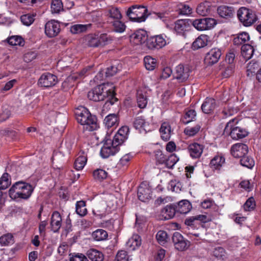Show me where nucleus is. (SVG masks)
<instances>
[{
    "instance_id": "473e14b6",
    "label": "nucleus",
    "mask_w": 261,
    "mask_h": 261,
    "mask_svg": "<svg viewBox=\"0 0 261 261\" xmlns=\"http://www.w3.org/2000/svg\"><path fill=\"white\" fill-rule=\"evenodd\" d=\"M207 36L206 35H200L193 43V49H198L204 47L207 45Z\"/></svg>"
},
{
    "instance_id": "ddd939ff",
    "label": "nucleus",
    "mask_w": 261,
    "mask_h": 261,
    "mask_svg": "<svg viewBox=\"0 0 261 261\" xmlns=\"http://www.w3.org/2000/svg\"><path fill=\"white\" fill-rule=\"evenodd\" d=\"M62 219L60 214L54 211L51 216L50 225L51 230L54 232H58L62 226Z\"/></svg>"
},
{
    "instance_id": "6e6d98bb",
    "label": "nucleus",
    "mask_w": 261,
    "mask_h": 261,
    "mask_svg": "<svg viewBox=\"0 0 261 261\" xmlns=\"http://www.w3.org/2000/svg\"><path fill=\"white\" fill-rule=\"evenodd\" d=\"M178 158L175 154H172L168 158L166 156V160L165 164L168 168H172L178 161Z\"/></svg>"
},
{
    "instance_id": "603ef678",
    "label": "nucleus",
    "mask_w": 261,
    "mask_h": 261,
    "mask_svg": "<svg viewBox=\"0 0 261 261\" xmlns=\"http://www.w3.org/2000/svg\"><path fill=\"white\" fill-rule=\"evenodd\" d=\"M107 172L101 169L95 170L93 172V176L95 180L101 181L107 177Z\"/></svg>"
},
{
    "instance_id": "393cba45",
    "label": "nucleus",
    "mask_w": 261,
    "mask_h": 261,
    "mask_svg": "<svg viewBox=\"0 0 261 261\" xmlns=\"http://www.w3.org/2000/svg\"><path fill=\"white\" fill-rule=\"evenodd\" d=\"M162 139L164 141H168L171 137V126L168 122H163L160 128Z\"/></svg>"
},
{
    "instance_id": "a18cd8bd",
    "label": "nucleus",
    "mask_w": 261,
    "mask_h": 261,
    "mask_svg": "<svg viewBox=\"0 0 261 261\" xmlns=\"http://www.w3.org/2000/svg\"><path fill=\"white\" fill-rule=\"evenodd\" d=\"M144 62L145 68L148 70H153L156 66V60L149 56L144 58Z\"/></svg>"
},
{
    "instance_id": "79ce46f5",
    "label": "nucleus",
    "mask_w": 261,
    "mask_h": 261,
    "mask_svg": "<svg viewBox=\"0 0 261 261\" xmlns=\"http://www.w3.org/2000/svg\"><path fill=\"white\" fill-rule=\"evenodd\" d=\"M87 161V158L86 155L84 153H82V154L79 155L74 162L75 169L77 170H82L85 166Z\"/></svg>"
},
{
    "instance_id": "4be33fe9",
    "label": "nucleus",
    "mask_w": 261,
    "mask_h": 261,
    "mask_svg": "<svg viewBox=\"0 0 261 261\" xmlns=\"http://www.w3.org/2000/svg\"><path fill=\"white\" fill-rule=\"evenodd\" d=\"M131 39L136 44H142L147 39V33L143 30L137 31L131 36Z\"/></svg>"
},
{
    "instance_id": "de8ad7c7",
    "label": "nucleus",
    "mask_w": 261,
    "mask_h": 261,
    "mask_svg": "<svg viewBox=\"0 0 261 261\" xmlns=\"http://www.w3.org/2000/svg\"><path fill=\"white\" fill-rule=\"evenodd\" d=\"M91 27V24H75L70 28V32L72 34H79L86 32L88 28Z\"/></svg>"
},
{
    "instance_id": "c756f323",
    "label": "nucleus",
    "mask_w": 261,
    "mask_h": 261,
    "mask_svg": "<svg viewBox=\"0 0 261 261\" xmlns=\"http://www.w3.org/2000/svg\"><path fill=\"white\" fill-rule=\"evenodd\" d=\"M217 12L220 17L227 18L232 16L233 9L232 7L221 6L218 8Z\"/></svg>"
},
{
    "instance_id": "58836bf2",
    "label": "nucleus",
    "mask_w": 261,
    "mask_h": 261,
    "mask_svg": "<svg viewBox=\"0 0 261 261\" xmlns=\"http://www.w3.org/2000/svg\"><path fill=\"white\" fill-rule=\"evenodd\" d=\"M92 237L93 239L97 241L106 240L108 237V232L102 229H98L93 232Z\"/></svg>"
},
{
    "instance_id": "8fccbe9b",
    "label": "nucleus",
    "mask_w": 261,
    "mask_h": 261,
    "mask_svg": "<svg viewBox=\"0 0 261 261\" xmlns=\"http://www.w3.org/2000/svg\"><path fill=\"white\" fill-rule=\"evenodd\" d=\"M63 10V5L61 0H53L51 4L52 13H59Z\"/></svg>"
},
{
    "instance_id": "dca6fc26",
    "label": "nucleus",
    "mask_w": 261,
    "mask_h": 261,
    "mask_svg": "<svg viewBox=\"0 0 261 261\" xmlns=\"http://www.w3.org/2000/svg\"><path fill=\"white\" fill-rule=\"evenodd\" d=\"M137 194L139 199L143 202H146L151 197L150 189L145 185H141L139 187Z\"/></svg>"
},
{
    "instance_id": "bf43d9fd",
    "label": "nucleus",
    "mask_w": 261,
    "mask_h": 261,
    "mask_svg": "<svg viewBox=\"0 0 261 261\" xmlns=\"http://www.w3.org/2000/svg\"><path fill=\"white\" fill-rule=\"evenodd\" d=\"M255 207V202L253 197L249 198L244 204V208L246 211L253 210Z\"/></svg>"
},
{
    "instance_id": "4d7b16f0",
    "label": "nucleus",
    "mask_w": 261,
    "mask_h": 261,
    "mask_svg": "<svg viewBox=\"0 0 261 261\" xmlns=\"http://www.w3.org/2000/svg\"><path fill=\"white\" fill-rule=\"evenodd\" d=\"M20 19L23 24L29 26L34 21V15L31 14H24L21 16Z\"/></svg>"
},
{
    "instance_id": "052dcab7",
    "label": "nucleus",
    "mask_w": 261,
    "mask_h": 261,
    "mask_svg": "<svg viewBox=\"0 0 261 261\" xmlns=\"http://www.w3.org/2000/svg\"><path fill=\"white\" fill-rule=\"evenodd\" d=\"M154 156L156 162L159 164H165L166 160V156L163 153L161 150L158 149L155 150L154 151Z\"/></svg>"
},
{
    "instance_id": "4468645a",
    "label": "nucleus",
    "mask_w": 261,
    "mask_h": 261,
    "mask_svg": "<svg viewBox=\"0 0 261 261\" xmlns=\"http://www.w3.org/2000/svg\"><path fill=\"white\" fill-rule=\"evenodd\" d=\"M191 25V19H179L175 22L174 30L177 33L182 34L184 32L187 31L189 29Z\"/></svg>"
},
{
    "instance_id": "7c9ffc66",
    "label": "nucleus",
    "mask_w": 261,
    "mask_h": 261,
    "mask_svg": "<svg viewBox=\"0 0 261 261\" xmlns=\"http://www.w3.org/2000/svg\"><path fill=\"white\" fill-rule=\"evenodd\" d=\"M104 122L108 128L116 126L118 124V116L115 114H110L106 117Z\"/></svg>"
},
{
    "instance_id": "774afa93",
    "label": "nucleus",
    "mask_w": 261,
    "mask_h": 261,
    "mask_svg": "<svg viewBox=\"0 0 261 261\" xmlns=\"http://www.w3.org/2000/svg\"><path fill=\"white\" fill-rule=\"evenodd\" d=\"M70 261H88L87 256L82 253H74L70 258Z\"/></svg>"
},
{
    "instance_id": "bb28decb",
    "label": "nucleus",
    "mask_w": 261,
    "mask_h": 261,
    "mask_svg": "<svg viewBox=\"0 0 261 261\" xmlns=\"http://www.w3.org/2000/svg\"><path fill=\"white\" fill-rule=\"evenodd\" d=\"M134 9V13H136L137 18L139 19V22L144 21L147 17V9L144 6H133Z\"/></svg>"
},
{
    "instance_id": "f704fd0d",
    "label": "nucleus",
    "mask_w": 261,
    "mask_h": 261,
    "mask_svg": "<svg viewBox=\"0 0 261 261\" xmlns=\"http://www.w3.org/2000/svg\"><path fill=\"white\" fill-rule=\"evenodd\" d=\"M86 202L84 200H80L76 202L75 204V212L81 217L85 216L88 213L86 207Z\"/></svg>"
},
{
    "instance_id": "4c0bfd02",
    "label": "nucleus",
    "mask_w": 261,
    "mask_h": 261,
    "mask_svg": "<svg viewBox=\"0 0 261 261\" xmlns=\"http://www.w3.org/2000/svg\"><path fill=\"white\" fill-rule=\"evenodd\" d=\"M110 22L112 24L113 30L116 32L122 33L125 30L126 25L123 22L121 21V19L110 20Z\"/></svg>"
},
{
    "instance_id": "49530a36",
    "label": "nucleus",
    "mask_w": 261,
    "mask_h": 261,
    "mask_svg": "<svg viewBox=\"0 0 261 261\" xmlns=\"http://www.w3.org/2000/svg\"><path fill=\"white\" fill-rule=\"evenodd\" d=\"M8 42L11 45H19L22 46L24 45V39L19 36H12L8 38Z\"/></svg>"
},
{
    "instance_id": "f3484780",
    "label": "nucleus",
    "mask_w": 261,
    "mask_h": 261,
    "mask_svg": "<svg viewBox=\"0 0 261 261\" xmlns=\"http://www.w3.org/2000/svg\"><path fill=\"white\" fill-rule=\"evenodd\" d=\"M190 156L193 159L200 157L203 150V146L197 143L190 144L188 148Z\"/></svg>"
},
{
    "instance_id": "39448f33",
    "label": "nucleus",
    "mask_w": 261,
    "mask_h": 261,
    "mask_svg": "<svg viewBox=\"0 0 261 261\" xmlns=\"http://www.w3.org/2000/svg\"><path fill=\"white\" fill-rule=\"evenodd\" d=\"M237 16L239 21L245 27H250L257 20L255 12L244 7L238 10Z\"/></svg>"
},
{
    "instance_id": "1a4fd4ad",
    "label": "nucleus",
    "mask_w": 261,
    "mask_h": 261,
    "mask_svg": "<svg viewBox=\"0 0 261 261\" xmlns=\"http://www.w3.org/2000/svg\"><path fill=\"white\" fill-rule=\"evenodd\" d=\"M166 44V41L162 35L152 36L147 39V46L149 49H160Z\"/></svg>"
},
{
    "instance_id": "5fc2aeb1",
    "label": "nucleus",
    "mask_w": 261,
    "mask_h": 261,
    "mask_svg": "<svg viewBox=\"0 0 261 261\" xmlns=\"http://www.w3.org/2000/svg\"><path fill=\"white\" fill-rule=\"evenodd\" d=\"M200 128L201 125L199 124L194 127H187L184 129V133L189 136H194L198 133Z\"/></svg>"
},
{
    "instance_id": "13d9d810",
    "label": "nucleus",
    "mask_w": 261,
    "mask_h": 261,
    "mask_svg": "<svg viewBox=\"0 0 261 261\" xmlns=\"http://www.w3.org/2000/svg\"><path fill=\"white\" fill-rule=\"evenodd\" d=\"M156 238L159 244L164 245L167 241V233L165 231L160 230L156 233Z\"/></svg>"
},
{
    "instance_id": "9d476101",
    "label": "nucleus",
    "mask_w": 261,
    "mask_h": 261,
    "mask_svg": "<svg viewBox=\"0 0 261 261\" xmlns=\"http://www.w3.org/2000/svg\"><path fill=\"white\" fill-rule=\"evenodd\" d=\"M60 30V25L57 21L51 20L45 24V33L50 38L57 36Z\"/></svg>"
},
{
    "instance_id": "0e129e2a",
    "label": "nucleus",
    "mask_w": 261,
    "mask_h": 261,
    "mask_svg": "<svg viewBox=\"0 0 261 261\" xmlns=\"http://www.w3.org/2000/svg\"><path fill=\"white\" fill-rule=\"evenodd\" d=\"M125 140L124 138L117 133L113 138L112 145L115 147H117L119 145L122 144Z\"/></svg>"
},
{
    "instance_id": "a878e982",
    "label": "nucleus",
    "mask_w": 261,
    "mask_h": 261,
    "mask_svg": "<svg viewBox=\"0 0 261 261\" xmlns=\"http://www.w3.org/2000/svg\"><path fill=\"white\" fill-rule=\"evenodd\" d=\"M118 151V147H115L112 145L111 146L105 145L101 149L100 154L103 158H108L111 155H114Z\"/></svg>"
},
{
    "instance_id": "a19ab883",
    "label": "nucleus",
    "mask_w": 261,
    "mask_h": 261,
    "mask_svg": "<svg viewBox=\"0 0 261 261\" xmlns=\"http://www.w3.org/2000/svg\"><path fill=\"white\" fill-rule=\"evenodd\" d=\"M249 40V36L247 33L242 32L240 33L233 39V44L236 45L244 44L245 42Z\"/></svg>"
},
{
    "instance_id": "338daca9",
    "label": "nucleus",
    "mask_w": 261,
    "mask_h": 261,
    "mask_svg": "<svg viewBox=\"0 0 261 261\" xmlns=\"http://www.w3.org/2000/svg\"><path fill=\"white\" fill-rule=\"evenodd\" d=\"M116 261H128V256L126 251L120 250L118 251L116 256Z\"/></svg>"
},
{
    "instance_id": "680f3d73",
    "label": "nucleus",
    "mask_w": 261,
    "mask_h": 261,
    "mask_svg": "<svg viewBox=\"0 0 261 261\" xmlns=\"http://www.w3.org/2000/svg\"><path fill=\"white\" fill-rule=\"evenodd\" d=\"M98 38L99 40V46L103 45L110 42L112 39L107 34H101L99 36L98 35Z\"/></svg>"
},
{
    "instance_id": "20e7f679",
    "label": "nucleus",
    "mask_w": 261,
    "mask_h": 261,
    "mask_svg": "<svg viewBox=\"0 0 261 261\" xmlns=\"http://www.w3.org/2000/svg\"><path fill=\"white\" fill-rule=\"evenodd\" d=\"M238 122L237 119H232L227 122L224 128V133L228 134L233 140L242 139L248 135L246 129L236 126Z\"/></svg>"
},
{
    "instance_id": "f03ea898",
    "label": "nucleus",
    "mask_w": 261,
    "mask_h": 261,
    "mask_svg": "<svg viewBox=\"0 0 261 261\" xmlns=\"http://www.w3.org/2000/svg\"><path fill=\"white\" fill-rule=\"evenodd\" d=\"M34 187L29 183L20 180L15 182L9 190L10 197L15 201L28 200L31 196Z\"/></svg>"
},
{
    "instance_id": "09e8293b",
    "label": "nucleus",
    "mask_w": 261,
    "mask_h": 261,
    "mask_svg": "<svg viewBox=\"0 0 261 261\" xmlns=\"http://www.w3.org/2000/svg\"><path fill=\"white\" fill-rule=\"evenodd\" d=\"M11 184L10 176L8 173H4L0 178V189L5 190Z\"/></svg>"
},
{
    "instance_id": "3c124183",
    "label": "nucleus",
    "mask_w": 261,
    "mask_h": 261,
    "mask_svg": "<svg viewBox=\"0 0 261 261\" xmlns=\"http://www.w3.org/2000/svg\"><path fill=\"white\" fill-rule=\"evenodd\" d=\"M191 25H193L197 30H206L204 18L191 20Z\"/></svg>"
},
{
    "instance_id": "ea45409f",
    "label": "nucleus",
    "mask_w": 261,
    "mask_h": 261,
    "mask_svg": "<svg viewBox=\"0 0 261 261\" xmlns=\"http://www.w3.org/2000/svg\"><path fill=\"white\" fill-rule=\"evenodd\" d=\"M108 16H109V19H112L113 20L121 19L122 17L119 9L118 8L113 7L108 8Z\"/></svg>"
},
{
    "instance_id": "c03bdc74",
    "label": "nucleus",
    "mask_w": 261,
    "mask_h": 261,
    "mask_svg": "<svg viewBox=\"0 0 261 261\" xmlns=\"http://www.w3.org/2000/svg\"><path fill=\"white\" fill-rule=\"evenodd\" d=\"M86 41L90 47H98L99 46V40L97 34H89L86 37Z\"/></svg>"
},
{
    "instance_id": "e433bc0d",
    "label": "nucleus",
    "mask_w": 261,
    "mask_h": 261,
    "mask_svg": "<svg viewBox=\"0 0 261 261\" xmlns=\"http://www.w3.org/2000/svg\"><path fill=\"white\" fill-rule=\"evenodd\" d=\"M197 13L202 16H206L210 13L211 6L208 2H205L199 4L197 9Z\"/></svg>"
},
{
    "instance_id": "aec40b11",
    "label": "nucleus",
    "mask_w": 261,
    "mask_h": 261,
    "mask_svg": "<svg viewBox=\"0 0 261 261\" xmlns=\"http://www.w3.org/2000/svg\"><path fill=\"white\" fill-rule=\"evenodd\" d=\"M133 125L136 129H139L140 133L144 132L145 134L149 124L143 116H138L135 118Z\"/></svg>"
},
{
    "instance_id": "423d86ee",
    "label": "nucleus",
    "mask_w": 261,
    "mask_h": 261,
    "mask_svg": "<svg viewBox=\"0 0 261 261\" xmlns=\"http://www.w3.org/2000/svg\"><path fill=\"white\" fill-rule=\"evenodd\" d=\"M58 82L57 77L50 73L46 72L40 77L38 85L43 88H49L54 86Z\"/></svg>"
},
{
    "instance_id": "7ed1b4c3",
    "label": "nucleus",
    "mask_w": 261,
    "mask_h": 261,
    "mask_svg": "<svg viewBox=\"0 0 261 261\" xmlns=\"http://www.w3.org/2000/svg\"><path fill=\"white\" fill-rule=\"evenodd\" d=\"M114 86L109 83H104L99 85L87 94L88 98L90 100L99 101L109 98L110 94H116L114 91Z\"/></svg>"
},
{
    "instance_id": "c85d7f7f",
    "label": "nucleus",
    "mask_w": 261,
    "mask_h": 261,
    "mask_svg": "<svg viewBox=\"0 0 261 261\" xmlns=\"http://www.w3.org/2000/svg\"><path fill=\"white\" fill-rule=\"evenodd\" d=\"M86 255L91 261H103L104 258L102 253L95 249L88 250Z\"/></svg>"
},
{
    "instance_id": "f257e3e1",
    "label": "nucleus",
    "mask_w": 261,
    "mask_h": 261,
    "mask_svg": "<svg viewBox=\"0 0 261 261\" xmlns=\"http://www.w3.org/2000/svg\"><path fill=\"white\" fill-rule=\"evenodd\" d=\"M74 113L77 122L82 126L80 129H83L84 132H92L98 127L96 118L92 116L86 108L79 107L76 109Z\"/></svg>"
},
{
    "instance_id": "6e6552de",
    "label": "nucleus",
    "mask_w": 261,
    "mask_h": 261,
    "mask_svg": "<svg viewBox=\"0 0 261 261\" xmlns=\"http://www.w3.org/2000/svg\"><path fill=\"white\" fill-rule=\"evenodd\" d=\"M190 72V68L187 65L179 64L175 67L173 75L179 82L182 83L188 80Z\"/></svg>"
},
{
    "instance_id": "9b49d317",
    "label": "nucleus",
    "mask_w": 261,
    "mask_h": 261,
    "mask_svg": "<svg viewBox=\"0 0 261 261\" xmlns=\"http://www.w3.org/2000/svg\"><path fill=\"white\" fill-rule=\"evenodd\" d=\"M172 241L175 248L179 251H183L186 249L188 247V243H189L178 232H175L173 233Z\"/></svg>"
},
{
    "instance_id": "69168bd1",
    "label": "nucleus",
    "mask_w": 261,
    "mask_h": 261,
    "mask_svg": "<svg viewBox=\"0 0 261 261\" xmlns=\"http://www.w3.org/2000/svg\"><path fill=\"white\" fill-rule=\"evenodd\" d=\"M185 224L187 227L195 228L197 227V223L194 216L190 217L185 220Z\"/></svg>"
},
{
    "instance_id": "b1692460",
    "label": "nucleus",
    "mask_w": 261,
    "mask_h": 261,
    "mask_svg": "<svg viewBox=\"0 0 261 261\" xmlns=\"http://www.w3.org/2000/svg\"><path fill=\"white\" fill-rule=\"evenodd\" d=\"M225 163V158L221 155H215L211 161L210 166L213 170H220Z\"/></svg>"
},
{
    "instance_id": "e2e57ef3",
    "label": "nucleus",
    "mask_w": 261,
    "mask_h": 261,
    "mask_svg": "<svg viewBox=\"0 0 261 261\" xmlns=\"http://www.w3.org/2000/svg\"><path fill=\"white\" fill-rule=\"evenodd\" d=\"M225 254V249L221 247H218L213 251L214 256L218 259L223 258Z\"/></svg>"
},
{
    "instance_id": "c9c22d12",
    "label": "nucleus",
    "mask_w": 261,
    "mask_h": 261,
    "mask_svg": "<svg viewBox=\"0 0 261 261\" xmlns=\"http://www.w3.org/2000/svg\"><path fill=\"white\" fill-rule=\"evenodd\" d=\"M14 239L13 234L7 233L0 237V244L2 246H7L13 245L14 243Z\"/></svg>"
},
{
    "instance_id": "37998d69",
    "label": "nucleus",
    "mask_w": 261,
    "mask_h": 261,
    "mask_svg": "<svg viewBox=\"0 0 261 261\" xmlns=\"http://www.w3.org/2000/svg\"><path fill=\"white\" fill-rule=\"evenodd\" d=\"M259 65L257 61H250L247 66V75L248 76H252L257 71L259 68Z\"/></svg>"
},
{
    "instance_id": "2f4dec72",
    "label": "nucleus",
    "mask_w": 261,
    "mask_h": 261,
    "mask_svg": "<svg viewBox=\"0 0 261 261\" xmlns=\"http://www.w3.org/2000/svg\"><path fill=\"white\" fill-rule=\"evenodd\" d=\"M253 52V46L249 44H244L241 47L242 56L246 60H248L252 57Z\"/></svg>"
},
{
    "instance_id": "a211bd4d",
    "label": "nucleus",
    "mask_w": 261,
    "mask_h": 261,
    "mask_svg": "<svg viewBox=\"0 0 261 261\" xmlns=\"http://www.w3.org/2000/svg\"><path fill=\"white\" fill-rule=\"evenodd\" d=\"M216 107V101L214 98L207 97L201 105L202 111L205 114H211Z\"/></svg>"
},
{
    "instance_id": "72a5a7b5",
    "label": "nucleus",
    "mask_w": 261,
    "mask_h": 261,
    "mask_svg": "<svg viewBox=\"0 0 261 261\" xmlns=\"http://www.w3.org/2000/svg\"><path fill=\"white\" fill-rule=\"evenodd\" d=\"M115 95L116 94H110L109 96V98L107 99L105 103L103 105L101 112V115L102 116L106 114L110 109V106L113 105L116 101H117V98L115 97Z\"/></svg>"
},
{
    "instance_id": "f8f14e48",
    "label": "nucleus",
    "mask_w": 261,
    "mask_h": 261,
    "mask_svg": "<svg viewBox=\"0 0 261 261\" xmlns=\"http://www.w3.org/2000/svg\"><path fill=\"white\" fill-rule=\"evenodd\" d=\"M248 152V147L243 143H236L231 147V153L236 158H242Z\"/></svg>"
},
{
    "instance_id": "864d4df0",
    "label": "nucleus",
    "mask_w": 261,
    "mask_h": 261,
    "mask_svg": "<svg viewBox=\"0 0 261 261\" xmlns=\"http://www.w3.org/2000/svg\"><path fill=\"white\" fill-rule=\"evenodd\" d=\"M241 164L248 168L251 169L254 166L253 159L249 156H244L240 160Z\"/></svg>"
},
{
    "instance_id": "0eeeda50",
    "label": "nucleus",
    "mask_w": 261,
    "mask_h": 261,
    "mask_svg": "<svg viewBox=\"0 0 261 261\" xmlns=\"http://www.w3.org/2000/svg\"><path fill=\"white\" fill-rule=\"evenodd\" d=\"M222 54L221 48L214 47L212 48L205 55L204 62L207 65H213L217 63Z\"/></svg>"
},
{
    "instance_id": "cd10ccee",
    "label": "nucleus",
    "mask_w": 261,
    "mask_h": 261,
    "mask_svg": "<svg viewBox=\"0 0 261 261\" xmlns=\"http://www.w3.org/2000/svg\"><path fill=\"white\" fill-rule=\"evenodd\" d=\"M196 117V112L193 109H186L184 114L181 118L183 123L187 124L192 121H195Z\"/></svg>"
},
{
    "instance_id": "412c9836",
    "label": "nucleus",
    "mask_w": 261,
    "mask_h": 261,
    "mask_svg": "<svg viewBox=\"0 0 261 261\" xmlns=\"http://www.w3.org/2000/svg\"><path fill=\"white\" fill-rule=\"evenodd\" d=\"M176 213V207L174 204L166 205L161 212V214L165 220L172 218Z\"/></svg>"
},
{
    "instance_id": "5701e85b",
    "label": "nucleus",
    "mask_w": 261,
    "mask_h": 261,
    "mask_svg": "<svg viewBox=\"0 0 261 261\" xmlns=\"http://www.w3.org/2000/svg\"><path fill=\"white\" fill-rule=\"evenodd\" d=\"M145 90L139 89L137 93V101L138 106L141 109H144L147 104V95Z\"/></svg>"
},
{
    "instance_id": "6ab92c4d",
    "label": "nucleus",
    "mask_w": 261,
    "mask_h": 261,
    "mask_svg": "<svg viewBox=\"0 0 261 261\" xmlns=\"http://www.w3.org/2000/svg\"><path fill=\"white\" fill-rule=\"evenodd\" d=\"M174 204L176 207V213L181 214H187L192 208L191 203L187 200H182L178 203Z\"/></svg>"
},
{
    "instance_id": "2eb2a0df",
    "label": "nucleus",
    "mask_w": 261,
    "mask_h": 261,
    "mask_svg": "<svg viewBox=\"0 0 261 261\" xmlns=\"http://www.w3.org/2000/svg\"><path fill=\"white\" fill-rule=\"evenodd\" d=\"M87 69H84L80 73H74L68 76L62 84L64 88H68L74 86V83L79 78L82 77L86 72Z\"/></svg>"
}]
</instances>
